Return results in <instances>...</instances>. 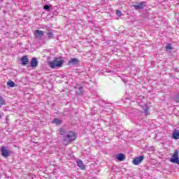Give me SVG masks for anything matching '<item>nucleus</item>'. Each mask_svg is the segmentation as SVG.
<instances>
[{"label":"nucleus","mask_w":179,"mask_h":179,"mask_svg":"<svg viewBox=\"0 0 179 179\" xmlns=\"http://www.w3.org/2000/svg\"><path fill=\"white\" fill-rule=\"evenodd\" d=\"M48 65L52 68V69H55V68H62L64 65V60L56 57L54 60L49 62Z\"/></svg>","instance_id":"nucleus-1"},{"label":"nucleus","mask_w":179,"mask_h":179,"mask_svg":"<svg viewBox=\"0 0 179 179\" xmlns=\"http://www.w3.org/2000/svg\"><path fill=\"white\" fill-rule=\"evenodd\" d=\"M75 139H76V134L73 131H69L66 136H64L63 138V140L67 142V143H71V142H73Z\"/></svg>","instance_id":"nucleus-2"},{"label":"nucleus","mask_w":179,"mask_h":179,"mask_svg":"<svg viewBox=\"0 0 179 179\" xmlns=\"http://www.w3.org/2000/svg\"><path fill=\"white\" fill-rule=\"evenodd\" d=\"M0 152L3 157H9V155H12V151H10V150H8V147L5 146H2L1 148Z\"/></svg>","instance_id":"nucleus-3"},{"label":"nucleus","mask_w":179,"mask_h":179,"mask_svg":"<svg viewBox=\"0 0 179 179\" xmlns=\"http://www.w3.org/2000/svg\"><path fill=\"white\" fill-rule=\"evenodd\" d=\"M170 162L171 163H173L175 164H179V155L178 150H175L172 157L170 159Z\"/></svg>","instance_id":"nucleus-4"},{"label":"nucleus","mask_w":179,"mask_h":179,"mask_svg":"<svg viewBox=\"0 0 179 179\" xmlns=\"http://www.w3.org/2000/svg\"><path fill=\"white\" fill-rule=\"evenodd\" d=\"M145 6H146V2L145 1H141V2L136 3V4L132 5V7L136 10H140V9H145Z\"/></svg>","instance_id":"nucleus-5"},{"label":"nucleus","mask_w":179,"mask_h":179,"mask_svg":"<svg viewBox=\"0 0 179 179\" xmlns=\"http://www.w3.org/2000/svg\"><path fill=\"white\" fill-rule=\"evenodd\" d=\"M145 156L143 155L137 157L133 159V164H134V166H139V164H141V163L143 162Z\"/></svg>","instance_id":"nucleus-6"},{"label":"nucleus","mask_w":179,"mask_h":179,"mask_svg":"<svg viewBox=\"0 0 179 179\" xmlns=\"http://www.w3.org/2000/svg\"><path fill=\"white\" fill-rule=\"evenodd\" d=\"M30 66L31 68H37L38 66V60L37 57H33L30 62Z\"/></svg>","instance_id":"nucleus-7"},{"label":"nucleus","mask_w":179,"mask_h":179,"mask_svg":"<svg viewBox=\"0 0 179 179\" xmlns=\"http://www.w3.org/2000/svg\"><path fill=\"white\" fill-rule=\"evenodd\" d=\"M79 64H80V61L76 57L71 59L69 62V65H79Z\"/></svg>","instance_id":"nucleus-8"},{"label":"nucleus","mask_w":179,"mask_h":179,"mask_svg":"<svg viewBox=\"0 0 179 179\" xmlns=\"http://www.w3.org/2000/svg\"><path fill=\"white\" fill-rule=\"evenodd\" d=\"M21 64L24 66H26V65H29V58H27V56H22L21 57Z\"/></svg>","instance_id":"nucleus-9"},{"label":"nucleus","mask_w":179,"mask_h":179,"mask_svg":"<svg viewBox=\"0 0 179 179\" xmlns=\"http://www.w3.org/2000/svg\"><path fill=\"white\" fill-rule=\"evenodd\" d=\"M143 113L145 116L150 115V113H149V106L148 105H144L143 106Z\"/></svg>","instance_id":"nucleus-10"},{"label":"nucleus","mask_w":179,"mask_h":179,"mask_svg":"<svg viewBox=\"0 0 179 179\" xmlns=\"http://www.w3.org/2000/svg\"><path fill=\"white\" fill-rule=\"evenodd\" d=\"M117 160L119 162H124L125 160V155L120 153L116 156Z\"/></svg>","instance_id":"nucleus-11"},{"label":"nucleus","mask_w":179,"mask_h":179,"mask_svg":"<svg viewBox=\"0 0 179 179\" xmlns=\"http://www.w3.org/2000/svg\"><path fill=\"white\" fill-rule=\"evenodd\" d=\"M173 139H179V130L175 129L172 134Z\"/></svg>","instance_id":"nucleus-12"},{"label":"nucleus","mask_w":179,"mask_h":179,"mask_svg":"<svg viewBox=\"0 0 179 179\" xmlns=\"http://www.w3.org/2000/svg\"><path fill=\"white\" fill-rule=\"evenodd\" d=\"M77 166H78L81 170H85L86 168V166L83 164V162L80 159L77 161Z\"/></svg>","instance_id":"nucleus-13"},{"label":"nucleus","mask_w":179,"mask_h":179,"mask_svg":"<svg viewBox=\"0 0 179 179\" xmlns=\"http://www.w3.org/2000/svg\"><path fill=\"white\" fill-rule=\"evenodd\" d=\"M35 36L36 37H43L44 36V31L37 29L35 31Z\"/></svg>","instance_id":"nucleus-14"},{"label":"nucleus","mask_w":179,"mask_h":179,"mask_svg":"<svg viewBox=\"0 0 179 179\" xmlns=\"http://www.w3.org/2000/svg\"><path fill=\"white\" fill-rule=\"evenodd\" d=\"M76 89H78V90L76 91V94H82V93H83V87H76Z\"/></svg>","instance_id":"nucleus-15"},{"label":"nucleus","mask_w":179,"mask_h":179,"mask_svg":"<svg viewBox=\"0 0 179 179\" xmlns=\"http://www.w3.org/2000/svg\"><path fill=\"white\" fill-rule=\"evenodd\" d=\"M2 106H6V101L3 97L0 96V107H2Z\"/></svg>","instance_id":"nucleus-16"},{"label":"nucleus","mask_w":179,"mask_h":179,"mask_svg":"<svg viewBox=\"0 0 179 179\" xmlns=\"http://www.w3.org/2000/svg\"><path fill=\"white\" fill-rule=\"evenodd\" d=\"M44 10H46V12H50L51 10V6L48 4H45L43 6Z\"/></svg>","instance_id":"nucleus-17"},{"label":"nucleus","mask_w":179,"mask_h":179,"mask_svg":"<svg viewBox=\"0 0 179 179\" xmlns=\"http://www.w3.org/2000/svg\"><path fill=\"white\" fill-rule=\"evenodd\" d=\"M53 122L56 124L57 125H59L62 124V120H59V118H55L53 120Z\"/></svg>","instance_id":"nucleus-18"},{"label":"nucleus","mask_w":179,"mask_h":179,"mask_svg":"<svg viewBox=\"0 0 179 179\" xmlns=\"http://www.w3.org/2000/svg\"><path fill=\"white\" fill-rule=\"evenodd\" d=\"M7 85L9 86V87H15V83L10 80L8 81Z\"/></svg>","instance_id":"nucleus-19"},{"label":"nucleus","mask_w":179,"mask_h":179,"mask_svg":"<svg viewBox=\"0 0 179 179\" xmlns=\"http://www.w3.org/2000/svg\"><path fill=\"white\" fill-rule=\"evenodd\" d=\"M46 34L48 38H54V34H52V31H49Z\"/></svg>","instance_id":"nucleus-20"},{"label":"nucleus","mask_w":179,"mask_h":179,"mask_svg":"<svg viewBox=\"0 0 179 179\" xmlns=\"http://www.w3.org/2000/svg\"><path fill=\"white\" fill-rule=\"evenodd\" d=\"M60 135H65L66 134V130L64 128L59 129Z\"/></svg>","instance_id":"nucleus-21"},{"label":"nucleus","mask_w":179,"mask_h":179,"mask_svg":"<svg viewBox=\"0 0 179 179\" xmlns=\"http://www.w3.org/2000/svg\"><path fill=\"white\" fill-rule=\"evenodd\" d=\"M116 16H117L118 17H121V16H122V12H121V10H117Z\"/></svg>","instance_id":"nucleus-22"},{"label":"nucleus","mask_w":179,"mask_h":179,"mask_svg":"<svg viewBox=\"0 0 179 179\" xmlns=\"http://www.w3.org/2000/svg\"><path fill=\"white\" fill-rule=\"evenodd\" d=\"M166 51L173 50V48L171 47V43H168V45L166 46Z\"/></svg>","instance_id":"nucleus-23"},{"label":"nucleus","mask_w":179,"mask_h":179,"mask_svg":"<svg viewBox=\"0 0 179 179\" xmlns=\"http://www.w3.org/2000/svg\"><path fill=\"white\" fill-rule=\"evenodd\" d=\"M175 101H176V103H179V94L176 96V97H175Z\"/></svg>","instance_id":"nucleus-24"},{"label":"nucleus","mask_w":179,"mask_h":179,"mask_svg":"<svg viewBox=\"0 0 179 179\" xmlns=\"http://www.w3.org/2000/svg\"><path fill=\"white\" fill-rule=\"evenodd\" d=\"M178 71H179L178 69V68H176V69H175V72H178Z\"/></svg>","instance_id":"nucleus-25"},{"label":"nucleus","mask_w":179,"mask_h":179,"mask_svg":"<svg viewBox=\"0 0 179 179\" xmlns=\"http://www.w3.org/2000/svg\"><path fill=\"white\" fill-rule=\"evenodd\" d=\"M0 118H1V115H0Z\"/></svg>","instance_id":"nucleus-26"}]
</instances>
